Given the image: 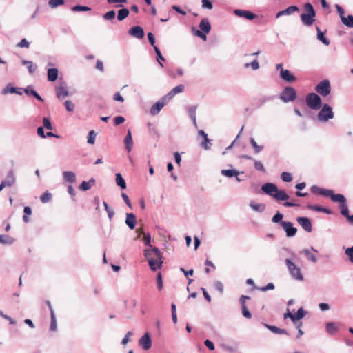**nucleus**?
Instances as JSON below:
<instances>
[{"mask_svg": "<svg viewBox=\"0 0 353 353\" xmlns=\"http://www.w3.org/2000/svg\"><path fill=\"white\" fill-rule=\"evenodd\" d=\"M331 199L333 202L340 203L341 205L346 203L347 201L345 197L343 194H334V192L332 195Z\"/></svg>", "mask_w": 353, "mask_h": 353, "instance_id": "33", "label": "nucleus"}, {"mask_svg": "<svg viewBox=\"0 0 353 353\" xmlns=\"http://www.w3.org/2000/svg\"><path fill=\"white\" fill-rule=\"evenodd\" d=\"M298 223L307 232H310L312 230V226L311 221L309 218L301 216L296 219Z\"/></svg>", "mask_w": 353, "mask_h": 353, "instance_id": "11", "label": "nucleus"}, {"mask_svg": "<svg viewBox=\"0 0 353 353\" xmlns=\"http://www.w3.org/2000/svg\"><path fill=\"white\" fill-rule=\"evenodd\" d=\"M261 190L266 194L273 197V195L276 192L278 188L274 183H266L262 185Z\"/></svg>", "mask_w": 353, "mask_h": 353, "instance_id": "13", "label": "nucleus"}, {"mask_svg": "<svg viewBox=\"0 0 353 353\" xmlns=\"http://www.w3.org/2000/svg\"><path fill=\"white\" fill-rule=\"evenodd\" d=\"M249 67H251L253 70H257L259 69L260 65L257 59H254L251 63H247L244 65L245 68H248Z\"/></svg>", "mask_w": 353, "mask_h": 353, "instance_id": "44", "label": "nucleus"}, {"mask_svg": "<svg viewBox=\"0 0 353 353\" xmlns=\"http://www.w3.org/2000/svg\"><path fill=\"white\" fill-rule=\"evenodd\" d=\"M23 92L28 96L32 95L39 101H43L42 97L35 90L32 89L31 85H28L26 88H24Z\"/></svg>", "mask_w": 353, "mask_h": 353, "instance_id": "26", "label": "nucleus"}, {"mask_svg": "<svg viewBox=\"0 0 353 353\" xmlns=\"http://www.w3.org/2000/svg\"><path fill=\"white\" fill-rule=\"evenodd\" d=\"M315 90L322 97H325L330 94L331 92L330 82L327 79H324L319 82L316 86Z\"/></svg>", "mask_w": 353, "mask_h": 353, "instance_id": "5", "label": "nucleus"}, {"mask_svg": "<svg viewBox=\"0 0 353 353\" xmlns=\"http://www.w3.org/2000/svg\"><path fill=\"white\" fill-rule=\"evenodd\" d=\"M116 183L118 186H119L121 189H125L126 188V183L123 178L121 174L117 173L116 174V179H115Z\"/></svg>", "mask_w": 353, "mask_h": 353, "instance_id": "37", "label": "nucleus"}, {"mask_svg": "<svg viewBox=\"0 0 353 353\" xmlns=\"http://www.w3.org/2000/svg\"><path fill=\"white\" fill-rule=\"evenodd\" d=\"M221 174L228 178L234 176V175H239V172L236 170H221Z\"/></svg>", "mask_w": 353, "mask_h": 353, "instance_id": "40", "label": "nucleus"}, {"mask_svg": "<svg viewBox=\"0 0 353 353\" xmlns=\"http://www.w3.org/2000/svg\"><path fill=\"white\" fill-rule=\"evenodd\" d=\"M339 323L329 322L325 325V330L330 335L335 334L339 330Z\"/></svg>", "mask_w": 353, "mask_h": 353, "instance_id": "22", "label": "nucleus"}, {"mask_svg": "<svg viewBox=\"0 0 353 353\" xmlns=\"http://www.w3.org/2000/svg\"><path fill=\"white\" fill-rule=\"evenodd\" d=\"M72 10L73 11H76V12H79V11H89V10H91V8L90 7H88V6L77 5L75 6H74L72 8Z\"/></svg>", "mask_w": 353, "mask_h": 353, "instance_id": "59", "label": "nucleus"}, {"mask_svg": "<svg viewBox=\"0 0 353 353\" xmlns=\"http://www.w3.org/2000/svg\"><path fill=\"white\" fill-rule=\"evenodd\" d=\"M316 14L302 13L300 16L302 23L307 26H312L315 21Z\"/></svg>", "mask_w": 353, "mask_h": 353, "instance_id": "14", "label": "nucleus"}, {"mask_svg": "<svg viewBox=\"0 0 353 353\" xmlns=\"http://www.w3.org/2000/svg\"><path fill=\"white\" fill-rule=\"evenodd\" d=\"M63 176L65 181L71 183H74L76 180V174L72 171H65L63 172Z\"/></svg>", "mask_w": 353, "mask_h": 353, "instance_id": "31", "label": "nucleus"}, {"mask_svg": "<svg viewBox=\"0 0 353 353\" xmlns=\"http://www.w3.org/2000/svg\"><path fill=\"white\" fill-rule=\"evenodd\" d=\"M303 9L305 11V13H307V14H316V11L312 6V3H306L304 6H303Z\"/></svg>", "mask_w": 353, "mask_h": 353, "instance_id": "48", "label": "nucleus"}, {"mask_svg": "<svg viewBox=\"0 0 353 353\" xmlns=\"http://www.w3.org/2000/svg\"><path fill=\"white\" fill-rule=\"evenodd\" d=\"M283 217V214L280 213L279 212H277L274 216L272 219V221L273 223H280L281 224V221Z\"/></svg>", "mask_w": 353, "mask_h": 353, "instance_id": "55", "label": "nucleus"}, {"mask_svg": "<svg viewBox=\"0 0 353 353\" xmlns=\"http://www.w3.org/2000/svg\"><path fill=\"white\" fill-rule=\"evenodd\" d=\"M264 325L271 332L276 334H287L288 335V332L285 329H281L279 327H277L274 325H269L268 324H264Z\"/></svg>", "mask_w": 353, "mask_h": 353, "instance_id": "28", "label": "nucleus"}, {"mask_svg": "<svg viewBox=\"0 0 353 353\" xmlns=\"http://www.w3.org/2000/svg\"><path fill=\"white\" fill-rule=\"evenodd\" d=\"M184 90V85L182 84H180L174 88H172L165 96V99H167L168 101H170L176 94L181 93Z\"/></svg>", "mask_w": 353, "mask_h": 353, "instance_id": "18", "label": "nucleus"}, {"mask_svg": "<svg viewBox=\"0 0 353 353\" xmlns=\"http://www.w3.org/2000/svg\"><path fill=\"white\" fill-rule=\"evenodd\" d=\"M307 314V312H305L303 307H300L296 313L295 314H294V321L296 320H300L301 319H303L305 314Z\"/></svg>", "mask_w": 353, "mask_h": 353, "instance_id": "46", "label": "nucleus"}, {"mask_svg": "<svg viewBox=\"0 0 353 353\" xmlns=\"http://www.w3.org/2000/svg\"><path fill=\"white\" fill-rule=\"evenodd\" d=\"M59 71L58 69L53 68L48 70V80L49 81H54L57 79Z\"/></svg>", "mask_w": 353, "mask_h": 353, "instance_id": "29", "label": "nucleus"}, {"mask_svg": "<svg viewBox=\"0 0 353 353\" xmlns=\"http://www.w3.org/2000/svg\"><path fill=\"white\" fill-rule=\"evenodd\" d=\"M129 10L128 8H122L118 11L117 19L120 21L124 20L129 15Z\"/></svg>", "mask_w": 353, "mask_h": 353, "instance_id": "38", "label": "nucleus"}, {"mask_svg": "<svg viewBox=\"0 0 353 353\" xmlns=\"http://www.w3.org/2000/svg\"><path fill=\"white\" fill-rule=\"evenodd\" d=\"M279 76L283 81L288 83H292L296 80L295 77L288 70L281 69Z\"/></svg>", "mask_w": 353, "mask_h": 353, "instance_id": "16", "label": "nucleus"}, {"mask_svg": "<svg viewBox=\"0 0 353 353\" xmlns=\"http://www.w3.org/2000/svg\"><path fill=\"white\" fill-rule=\"evenodd\" d=\"M16 182V176L13 170H10L7 173L6 179L1 181V184L4 185V187H11Z\"/></svg>", "mask_w": 353, "mask_h": 353, "instance_id": "12", "label": "nucleus"}, {"mask_svg": "<svg viewBox=\"0 0 353 353\" xmlns=\"http://www.w3.org/2000/svg\"><path fill=\"white\" fill-rule=\"evenodd\" d=\"M129 34L137 39H142L144 37V30L141 26H136L130 29Z\"/></svg>", "mask_w": 353, "mask_h": 353, "instance_id": "15", "label": "nucleus"}, {"mask_svg": "<svg viewBox=\"0 0 353 353\" xmlns=\"http://www.w3.org/2000/svg\"><path fill=\"white\" fill-rule=\"evenodd\" d=\"M316 30L317 39L325 46H328L330 43V40L324 36V33L321 32L318 27H316Z\"/></svg>", "mask_w": 353, "mask_h": 353, "instance_id": "39", "label": "nucleus"}, {"mask_svg": "<svg viewBox=\"0 0 353 353\" xmlns=\"http://www.w3.org/2000/svg\"><path fill=\"white\" fill-rule=\"evenodd\" d=\"M285 263L288 270L294 280L301 281L303 280V276L301 273V269L298 267L291 259H286Z\"/></svg>", "mask_w": 353, "mask_h": 353, "instance_id": "2", "label": "nucleus"}, {"mask_svg": "<svg viewBox=\"0 0 353 353\" xmlns=\"http://www.w3.org/2000/svg\"><path fill=\"white\" fill-rule=\"evenodd\" d=\"M51 325H50V330L56 331L57 330V320L54 314V312L53 309H51Z\"/></svg>", "mask_w": 353, "mask_h": 353, "instance_id": "45", "label": "nucleus"}, {"mask_svg": "<svg viewBox=\"0 0 353 353\" xmlns=\"http://www.w3.org/2000/svg\"><path fill=\"white\" fill-rule=\"evenodd\" d=\"M64 2V0H50L48 1V5L51 8H54L59 6L63 5Z\"/></svg>", "mask_w": 353, "mask_h": 353, "instance_id": "51", "label": "nucleus"}, {"mask_svg": "<svg viewBox=\"0 0 353 353\" xmlns=\"http://www.w3.org/2000/svg\"><path fill=\"white\" fill-rule=\"evenodd\" d=\"M234 12L236 16L244 17L249 20H252L256 17V15L254 13L248 10L236 9L234 10Z\"/></svg>", "mask_w": 353, "mask_h": 353, "instance_id": "17", "label": "nucleus"}, {"mask_svg": "<svg viewBox=\"0 0 353 353\" xmlns=\"http://www.w3.org/2000/svg\"><path fill=\"white\" fill-rule=\"evenodd\" d=\"M64 105L66 110L69 112H72L74 109V104L70 100L65 101L64 103Z\"/></svg>", "mask_w": 353, "mask_h": 353, "instance_id": "62", "label": "nucleus"}, {"mask_svg": "<svg viewBox=\"0 0 353 353\" xmlns=\"http://www.w3.org/2000/svg\"><path fill=\"white\" fill-rule=\"evenodd\" d=\"M115 14L116 13L114 10L108 11L103 15V19L107 21L112 20L114 19Z\"/></svg>", "mask_w": 353, "mask_h": 353, "instance_id": "58", "label": "nucleus"}, {"mask_svg": "<svg viewBox=\"0 0 353 353\" xmlns=\"http://www.w3.org/2000/svg\"><path fill=\"white\" fill-rule=\"evenodd\" d=\"M281 225L286 232L288 237L295 236L297 229L293 226V223L290 221H281Z\"/></svg>", "mask_w": 353, "mask_h": 353, "instance_id": "9", "label": "nucleus"}, {"mask_svg": "<svg viewBox=\"0 0 353 353\" xmlns=\"http://www.w3.org/2000/svg\"><path fill=\"white\" fill-rule=\"evenodd\" d=\"M43 128H46L47 130H52V125L51 124L50 120L48 117H44L43 119Z\"/></svg>", "mask_w": 353, "mask_h": 353, "instance_id": "56", "label": "nucleus"}, {"mask_svg": "<svg viewBox=\"0 0 353 353\" xmlns=\"http://www.w3.org/2000/svg\"><path fill=\"white\" fill-rule=\"evenodd\" d=\"M94 184L95 179L91 178L88 181H83L80 185V189L83 191H86L90 190Z\"/></svg>", "mask_w": 353, "mask_h": 353, "instance_id": "32", "label": "nucleus"}, {"mask_svg": "<svg viewBox=\"0 0 353 353\" xmlns=\"http://www.w3.org/2000/svg\"><path fill=\"white\" fill-rule=\"evenodd\" d=\"M157 285L159 290H161L163 288V279L161 273H159L157 276Z\"/></svg>", "mask_w": 353, "mask_h": 353, "instance_id": "63", "label": "nucleus"}, {"mask_svg": "<svg viewBox=\"0 0 353 353\" xmlns=\"http://www.w3.org/2000/svg\"><path fill=\"white\" fill-rule=\"evenodd\" d=\"M154 51H155V52L157 54V61L159 62V65L161 67H163V65L161 62V61H165V59L163 57V55L161 54V52L160 50L156 46H154Z\"/></svg>", "mask_w": 353, "mask_h": 353, "instance_id": "47", "label": "nucleus"}, {"mask_svg": "<svg viewBox=\"0 0 353 353\" xmlns=\"http://www.w3.org/2000/svg\"><path fill=\"white\" fill-rule=\"evenodd\" d=\"M307 208L309 210H313V211H316V212H324L327 214H332V212L330 210H329L326 208H323V207H321V206H318V205L308 204L307 205Z\"/></svg>", "mask_w": 353, "mask_h": 353, "instance_id": "27", "label": "nucleus"}, {"mask_svg": "<svg viewBox=\"0 0 353 353\" xmlns=\"http://www.w3.org/2000/svg\"><path fill=\"white\" fill-rule=\"evenodd\" d=\"M301 253H303V254H305L306 256L308 257V259L312 261L313 263H316L317 261V258L316 256L311 253V252L308 250V249H304L301 251Z\"/></svg>", "mask_w": 353, "mask_h": 353, "instance_id": "43", "label": "nucleus"}, {"mask_svg": "<svg viewBox=\"0 0 353 353\" xmlns=\"http://www.w3.org/2000/svg\"><path fill=\"white\" fill-rule=\"evenodd\" d=\"M21 63L23 65H28V70L30 74L34 73L37 68V65L34 64L32 61L22 60Z\"/></svg>", "mask_w": 353, "mask_h": 353, "instance_id": "34", "label": "nucleus"}, {"mask_svg": "<svg viewBox=\"0 0 353 353\" xmlns=\"http://www.w3.org/2000/svg\"><path fill=\"white\" fill-rule=\"evenodd\" d=\"M144 255L152 271H156L157 269L161 268L163 264V256L161 251L157 248H152V250L145 249L144 250Z\"/></svg>", "mask_w": 353, "mask_h": 353, "instance_id": "1", "label": "nucleus"}, {"mask_svg": "<svg viewBox=\"0 0 353 353\" xmlns=\"http://www.w3.org/2000/svg\"><path fill=\"white\" fill-rule=\"evenodd\" d=\"M281 178L285 182H290L293 179L292 174L288 172H282Z\"/></svg>", "mask_w": 353, "mask_h": 353, "instance_id": "52", "label": "nucleus"}, {"mask_svg": "<svg viewBox=\"0 0 353 353\" xmlns=\"http://www.w3.org/2000/svg\"><path fill=\"white\" fill-rule=\"evenodd\" d=\"M196 105H192L188 108V113L190 119H192L193 124L195 128H197V123L196 119Z\"/></svg>", "mask_w": 353, "mask_h": 353, "instance_id": "25", "label": "nucleus"}, {"mask_svg": "<svg viewBox=\"0 0 353 353\" xmlns=\"http://www.w3.org/2000/svg\"><path fill=\"white\" fill-rule=\"evenodd\" d=\"M17 92V88L12 85L11 83H8L1 91L2 94H6L8 93L14 94Z\"/></svg>", "mask_w": 353, "mask_h": 353, "instance_id": "41", "label": "nucleus"}, {"mask_svg": "<svg viewBox=\"0 0 353 353\" xmlns=\"http://www.w3.org/2000/svg\"><path fill=\"white\" fill-rule=\"evenodd\" d=\"M124 144L128 152H130L132 149L133 141L131 132L129 130H128L127 135L124 139Z\"/></svg>", "mask_w": 353, "mask_h": 353, "instance_id": "23", "label": "nucleus"}, {"mask_svg": "<svg viewBox=\"0 0 353 353\" xmlns=\"http://www.w3.org/2000/svg\"><path fill=\"white\" fill-rule=\"evenodd\" d=\"M14 239L12 236L7 234L0 235V243L5 245H11L13 243Z\"/></svg>", "mask_w": 353, "mask_h": 353, "instance_id": "36", "label": "nucleus"}, {"mask_svg": "<svg viewBox=\"0 0 353 353\" xmlns=\"http://www.w3.org/2000/svg\"><path fill=\"white\" fill-rule=\"evenodd\" d=\"M51 194L49 192H45L40 196V200L42 203H47L51 199Z\"/></svg>", "mask_w": 353, "mask_h": 353, "instance_id": "61", "label": "nucleus"}, {"mask_svg": "<svg viewBox=\"0 0 353 353\" xmlns=\"http://www.w3.org/2000/svg\"><path fill=\"white\" fill-rule=\"evenodd\" d=\"M306 103L312 110H319L322 106L321 97L316 93H310L306 97Z\"/></svg>", "mask_w": 353, "mask_h": 353, "instance_id": "4", "label": "nucleus"}, {"mask_svg": "<svg viewBox=\"0 0 353 353\" xmlns=\"http://www.w3.org/2000/svg\"><path fill=\"white\" fill-rule=\"evenodd\" d=\"M345 254L348 256L349 261L353 263V245L345 250Z\"/></svg>", "mask_w": 353, "mask_h": 353, "instance_id": "60", "label": "nucleus"}, {"mask_svg": "<svg viewBox=\"0 0 353 353\" xmlns=\"http://www.w3.org/2000/svg\"><path fill=\"white\" fill-rule=\"evenodd\" d=\"M321 107V110L317 114V119L319 121L327 122L334 118V114L332 108L330 105L325 103Z\"/></svg>", "mask_w": 353, "mask_h": 353, "instance_id": "3", "label": "nucleus"}, {"mask_svg": "<svg viewBox=\"0 0 353 353\" xmlns=\"http://www.w3.org/2000/svg\"><path fill=\"white\" fill-rule=\"evenodd\" d=\"M96 137H97V134L95 133V132L94 130L90 131V132L88 134V141H87L88 143L92 144V145L94 144L95 142Z\"/></svg>", "mask_w": 353, "mask_h": 353, "instance_id": "54", "label": "nucleus"}, {"mask_svg": "<svg viewBox=\"0 0 353 353\" xmlns=\"http://www.w3.org/2000/svg\"><path fill=\"white\" fill-rule=\"evenodd\" d=\"M201 7L203 9L211 10L213 8L212 3L210 0H201Z\"/></svg>", "mask_w": 353, "mask_h": 353, "instance_id": "57", "label": "nucleus"}, {"mask_svg": "<svg viewBox=\"0 0 353 353\" xmlns=\"http://www.w3.org/2000/svg\"><path fill=\"white\" fill-rule=\"evenodd\" d=\"M340 208L341 214L348 219V216L350 215L349 214V210L346 203H344L343 204L341 205Z\"/></svg>", "mask_w": 353, "mask_h": 353, "instance_id": "53", "label": "nucleus"}, {"mask_svg": "<svg viewBox=\"0 0 353 353\" xmlns=\"http://www.w3.org/2000/svg\"><path fill=\"white\" fill-rule=\"evenodd\" d=\"M125 223L130 230H133L135 228L137 223V219L135 215L132 213H127Z\"/></svg>", "mask_w": 353, "mask_h": 353, "instance_id": "20", "label": "nucleus"}, {"mask_svg": "<svg viewBox=\"0 0 353 353\" xmlns=\"http://www.w3.org/2000/svg\"><path fill=\"white\" fill-rule=\"evenodd\" d=\"M250 143L251 145L252 146V148H254V152L255 154H259L264 148L263 145H258L257 143L256 142V141L254 140V139L252 137L250 138Z\"/></svg>", "mask_w": 353, "mask_h": 353, "instance_id": "35", "label": "nucleus"}, {"mask_svg": "<svg viewBox=\"0 0 353 353\" xmlns=\"http://www.w3.org/2000/svg\"><path fill=\"white\" fill-rule=\"evenodd\" d=\"M23 212H24V215L23 216V221L25 223H28L30 221L28 216L32 214V210L30 207L26 206L23 209Z\"/></svg>", "mask_w": 353, "mask_h": 353, "instance_id": "49", "label": "nucleus"}, {"mask_svg": "<svg viewBox=\"0 0 353 353\" xmlns=\"http://www.w3.org/2000/svg\"><path fill=\"white\" fill-rule=\"evenodd\" d=\"M56 94L57 97L59 100L63 99L65 97H68L69 95V92L68 90L67 87L64 85H59L56 88Z\"/></svg>", "mask_w": 353, "mask_h": 353, "instance_id": "19", "label": "nucleus"}, {"mask_svg": "<svg viewBox=\"0 0 353 353\" xmlns=\"http://www.w3.org/2000/svg\"><path fill=\"white\" fill-rule=\"evenodd\" d=\"M296 97L295 90L292 87H285L281 94V99L285 102L293 101Z\"/></svg>", "mask_w": 353, "mask_h": 353, "instance_id": "7", "label": "nucleus"}, {"mask_svg": "<svg viewBox=\"0 0 353 353\" xmlns=\"http://www.w3.org/2000/svg\"><path fill=\"white\" fill-rule=\"evenodd\" d=\"M199 28L204 32L203 33L200 30H196L195 34L197 37L203 39V40H206V35L210 32L211 30V25L207 19H203L199 23Z\"/></svg>", "mask_w": 353, "mask_h": 353, "instance_id": "6", "label": "nucleus"}, {"mask_svg": "<svg viewBox=\"0 0 353 353\" xmlns=\"http://www.w3.org/2000/svg\"><path fill=\"white\" fill-rule=\"evenodd\" d=\"M168 101H169L163 97L151 107L150 111V114L152 115L157 114Z\"/></svg>", "mask_w": 353, "mask_h": 353, "instance_id": "8", "label": "nucleus"}, {"mask_svg": "<svg viewBox=\"0 0 353 353\" xmlns=\"http://www.w3.org/2000/svg\"><path fill=\"white\" fill-rule=\"evenodd\" d=\"M250 207L255 212H263L265 209L264 203H258L253 201L250 203Z\"/></svg>", "mask_w": 353, "mask_h": 353, "instance_id": "30", "label": "nucleus"}, {"mask_svg": "<svg viewBox=\"0 0 353 353\" xmlns=\"http://www.w3.org/2000/svg\"><path fill=\"white\" fill-rule=\"evenodd\" d=\"M254 168L258 170V171H261V172H265V167L263 164L262 162L259 161H257V160H255L254 159Z\"/></svg>", "mask_w": 353, "mask_h": 353, "instance_id": "50", "label": "nucleus"}, {"mask_svg": "<svg viewBox=\"0 0 353 353\" xmlns=\"http://www.w3.org/2000/svg\"><path fill=\"white\" fill-rule=\"evenodd\" d=\"M17 46L19 48H28L30 46V43L27 41L26 39H22L21 41L17 44Z\"/></svg>", "mask_w": 353, "mask_h": 353, "instance_id": "64", "label": "nucleus"}, {"mask_svg": "<svg viewBox=\"0 0 353 353\" xmlns=\"http://www.w3.org/2000/svg\"><path fill=\"white\" fill-rule=\"evenodd\" d=\"M342 23L349 28H353V15H348L347 17H342Z\"/></svg>", "mask_w": 353, "mask_h": 353, "instance_id": "42", "label": "nucleus"}, {"mask_svg": "<svg viewBox=\"0 0 353 353\" xmlns=\"http://www.w3.org/2000/svg\"><path fill=\"white\" fill-rule=\"evenodd\" d=\"M299 8L296 6H291L288 7L286 9L279 11L276 14V18H279L283 15H290L294 12L299 11Z\"/></svg>", "mask_w": 353, "mask_h": 353, "instance_id": "21", "label": "nucleus"}, {"mask_svg": "<svg viewBox=\"0 0 353 353\" xmlns=\"http://www.w3.org/2000/svg\"><path fill=\"white\" fill-rule=\"evenodd\" d=\"M139 344L144 350H148L152 346V340L148 332H146L139 339Z\"/></svg>", "mask_w": 353, "mask_h": 353, "instance_id": "10", "label": "nucleus"}, {"mask_svg": "<svg viewBox=\"0 0 353 353\" xmlns=\"http://www.w3.org/2000/svg\"><path fill=\"white\" fill-rule=\"evenodd\" d=\"M273 198L276 201H287L290 196L284 190H277L276 192L273 195Z\"/></svg>", "mask_w": 353, "mask_h": 353, "instance_id": "24", "label": "nucleus"}]
</instances>
